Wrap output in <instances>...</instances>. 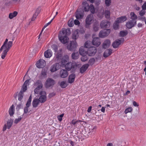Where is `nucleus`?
Listing matches in <instances>:
<instances>
[{
  "mask_svg": "<svg viewBox=\"0 0 146 146\" xmlns=\"http://www.w3.org/2000/svg\"><path fill=\"white\" fill-rule=\"evenodd\" d=\"M8 39L6 38L0 49V53H1L3 50L1 55V58L3 59L5 58L7 52L13 45L12 41H9L8 42Z\"/></svg>",
  "mask_w": 146,
  "mask_h": 146,
  "instance_id": "nucleus-1",
  "label": "nucleus"
},
{
  "mask_svg": "<svg viewBox=\"0 0 146 146\" xmlns=\"http://www.w3.org/2000/svg\"><path fill=\"white\" fill-rule=\"evenodd\" d=\"M58 36L59 40L62 43L65 44L68 42L69 39L67 36V31L66 29H62Z\"/></svg>",
  "mask_w": 146,
  "mask_h": 146,
  "instance_id": "nucleus-2",
  "label": "nucleus"
},
{
  "mask_svg": "<svg viewBox=\"0 0 146 146\" xmlns=\"http://www.w3.org/2000/svg\"><path fill=\"white\" fill-rule=\"evenodd\" d=\"M83 4L85 5L84 8V10L85 11H90L91 13L92 14L95 13V8L92 4H91L89 5L86 1L83 2Z\"/></svg>",
  "mask_w": 146,
  "mask_h": 146,
  "instance_id": "nucleus-3",
  "label": "nucleus"
},
{
  "mask_svg": "<svg viewBox=\"0 0 146 146\" xmlns=\"http://www.w3.org/2000/svg\"><path fill=\"white\" fill-rule=\"evenodd\" d=\"M34 86H37L34 90L35 93L40 94V93L41 92H40V90L42 87V84L41 81L40 80L36 81V82L34 83Z\"/></svg>",
  "mask_w": 146,
  "mask_h": 146,
  "instance_id": "nucleus-4",
  "label": "nucleus"
},
{
  "mask_svg": "<svg viewBox=\"0 0 146 146\" xmlns=\"http://www.w3.org/2000/svg\"><path fill=\"white\" fill-rule=\"evenodd\" d=\"M110 32V29H105L101 31L99 33V36L100 37L103 38L105 36L108 35Z\"/></svg>",
  "mask_w": 146,
  "mask_h": 146,
  "instance_id": "nucleus-5",
  "label": "nucleus"
},
{
  "mask_svg": "<svg viewBox=\"0 0 146 146\" xmlns=\"http://www.w3.org/2000/svg\"><path fill=\"white\" fill-rule=\"evenodd\" d=\"M97 52V50L95 47H90L87 50V54L90 56H93Z\"/></svg>",
  "mask_w": 146,
  "mask_h": 146,
  "instance_id": "nucleus-6",
  "label": "nucleus"
},
{
  "mask_svg": "<svg viewBox=\"0 0 146 146\" xmlns=\"http://www.w3.org/2000/svg\"><path fill=\"white\" fill-rule=\"evenodd\" d=\"M77 45L76 42L75 41H71L70 45L67 46V48L70 51H73L76 48Z\"/></svg>",
  "mask_w": 146,
  "mask_h": 146,
  "instance_id": "nucleus-7",
  "label": "nucleus"
},
{
  "mask_svg": "<svg viewBox=\"0 0 146 146\" xmlns=\"http://www.w3.org/2000/svg\"><path fill=\"white\" fill-rule=\"evenodd\" d=\"M46 93L44 91H41L40 93V96L38 99L40 102L43 103L45 102L46 100Z\"/></svg>",
  "mask_w": 146,
  "mask_h": 146,
  "instance_id": "nucleus-8",
  "label": "nucleus"
},
{
  "mask_svg": "<svg viewBox=\"0 0 146 146\" xmlns=\"http://www.w3.org/2000/svg\"><path fill=\"white\" fill-rule=\"evenodd\" d=\"M55 83V81L52 79L49 78L46 80L45 83V87L48 88L53 86Z\"/></svg>",
  "mask_w": 146,
  "mask_h": 146,
  "instance_id": "nucleus-9",
  "label": "nucleus"
},
{
  "mask_svg": "<svg viewBox=\"0 0 146 146\" xmlns=\"http://www.w3.org/2000/svg\"><path fill=\"white\" fill-rule=\"evenodd\" d=\"M124 39L123 38H121L115 40L112 44V46L114 48H116L118 47L121 42H123Z\"/></svg>",
  "mask_w": 146,
  "mask_h": 146,
  "instance_id": "nucleus-10",
  "label": "nucleus"
},
{
  "mask_svg": "<svg viewBox=\"0 0 146 146\" xmlns=\"http://www.w3.org/2000/svg\"><path fill=\"white\" fill-rule=\"evenodd\" d=\"M36 65L37 67L38 68H42L45 66L46 62L44 60L40 59L37 62Z\"/></svg>",
  "mask_w": 146,
  "mask_h": 146,
  "instance_id": "nucleus-11",
  "label": "nucleus"
},
{
  "mask_svg": "<svg viewBox=\"0 0 146 146\" xmlns=\"http://www.w3.org/2000/svg\"><path fill=\"white\" fill-rule=\"evenodd\" d=\"M110 25V22L108 21H102L100 24V26L102 28L104 29L109 27Z\"/></svg>",
  "mask_w": 146,
  "mask_h": 146,
  "instance_id": "nucleus-12",
  "label": "nucleus"
},
{
  "mask_svg": "<svg viewBox=\"0 0 146 146\" xmlns=\"http://www.w3.org/2000/svg\"><path fill=\"white\" fill-rule=\"evenodd\" d=\"M93 15L90 14L88 15L86 19V25H89L91 24L93 20Z\"/></svg>",
  "mask_w": 146,
  "mask_h": 146,
  "instance_id": "nucleus-13",
  "label": "nucleus"
},
{
  "mask_svg": "<svg viewBox=\"0 0 146 146\" xmlns=\"http://www.w3.org/2000/svg\"><path fill=\"white\" fill-rule=\"evenodd\" d=\"M69 57L67 56H65L63 57L60 62L61 65L62 67H64L68 62L69 61Z\"/></svg>",
  "mask_w": 146,
  "mask_h": 146,
  "instance_id": "nucleus-14",
  "label": "nucleus"
},
{
  "mask_svg": "<svg viewBox=\"0 0 146 146\" xmlns=\"http://www.w3.org/2000/svg\"><path fill=\"white\" fill-rule=\"evenodd\" d=\"M30 80V79H28L25 81L20 91H22L24 92L26 91L27 90V86L29 84Z\"/></svg>",
  "mask_w": 146,
  "mask_h": 146,
  "instance_id": "nucleus-15",
  "label": "nucleus"
},
{
  "mask_svg": "<svg viewBox=\"0 0 146 146\" xmlns=\"http://www.w3.org/2000/svg\"><path fill=\"white\" fill-rule=\"evenodd\" d=\"M68 76V73L66 70H61L60 72V77L62 78H65Z\"/></svg>",
  "mask_w": 146,
  "mask_h": 146,
  "instance_id": "nucleus-16",
  "label": "nucleus"
},
{
  "mask_svg": "<svg viewBox=\"0 0 146 146\" xmlns=\"http://www.w3.org/2000/svg\"><path fill=\"white\" fill-rule=\"evenodd\" d=\"M60 67L59 64L56 63L51 66L50 67V71L52 72H54L58 70L60 68Z\"/></svg>",
  "mask_w": 146,
  "mask_h": 146,
  "instance_id": "nucleus-17",
  "label": "nucleus"
},
{
  "mask_svg": "<svg viewBox=\"0 0 146 146\" xmlns=\"http://www.w3.org/2000/svg\"><path fill=\"white\" fill-rule=\"evenodd\" d=\"M92 44L96 46H98L101 44L99 38L98 37L94 38L92 41Z\"/></svg>",
  "mask_w": 146,
  "mask_h": 146,
  "instance_id": "nucleus-18",
  "label": "nucleus"
},
{
  "mask_svg": "<svg viewBox=\"0 0 146 146\" xmlns=\"http://www.w3.org/2000/svg\"><path fill=\"white\" fill-rule=\"evenodd\" d=\"M110 41L109 40L107 39L105 40L102 44L103 48L104 49L108 48L110 46Z\"/></svg>",
  "mask_w": 146,
  "mask_h": 146,
  "instance_id": "nucleus-19",
  "label": "nucleus"
},
{
  "mask_svg": "<svg viewBox=\"0 0 146 146\" xmlns=\"http://www.w3.org/2000/svg\"><path fill=\"white\" fill-rule=\"evenodd\" d=\"M136 23L130 20L127 22L126 23V26L128 29H131L135 25Z\"/></svg>",
  "mask_w": 146,
  "mask_h": 146,
  "instance_id": "nucleus-20",
  "label": "nucleus"
},
{
  "mask_svg": "<svg viewBox=\"0 0 146 146\" xmlns=\"http://www.w3.org/2000/svg\"><path fill=\"white\" fill-rule=\"evenodd\" d=\"M73 64H74L72 63L71 62H68L67 63L64 67L66 70L69 71L72 68H74V66Z\"/></svg>",
  "mask_w": 146,
  "mask_h": 146,
  "instance_id": "nucleus-21",
  "label": "nucleus"
},
{
  "mask_svg": "<svg viewBox=\"0 0 146 146\" xmlns=\"http://www.w3.org/2000/svg\"><path fill=\"white\" fill-rule=\"evenodd\" d=\"M112 51V50L110 49L106 50L104 53V57L105 58H106L109 56L111 54Z\"/></svg>",
  "mask_w": 146,
  "mask_h": 146,
  "instance_id": "nucleus-22",
  "label": "nucleus"
},
{
  "mask_svg": "<svg viewBox=\"0 0 146 146\" xmlns=\"http://www.w3.org/2000/svg\"><path fill=\"white\" fill-rule=\"evenodd\" d=\"M84 16V14L81 11H78V10L76 13V17L78 19H82Z\"/></svg>",
  "mask_w": 146,
  "mask_h": 146,
  "instance_id": "nucleus-23",
  "label": "nucleus"
},
{
  "mask_svg": "<svg viewBox=\"0 0 146 146\" xmlns=\"http://www.w3.org/2000/svg\"><path fill=\"white\" fill-rule=\"evenodd\" d=\"M89 65L87 64L83 65L80 68V72L81 73H83L85 72L89 67Z\"/></svg>",
  "mask_w": 146,
  "mask_h": 146,
  "instance_id": "nucleus-24",
  "label": "nucleus"
},
{
  "mask_svg": "<svg viewBox=\"0 0 146 146\" xmlns=\"http://www.w3.org/2000/svg\"><path fill=\"white\" fill-rule=\"evenodd\" d=\"M85 48L83 46H81L79 50V52L80 55H84L87 54V51L85 50Z\"/></svg>",
  "mask_w": 146,
  "mask_h": 146,
  "instance_id": "nucleus-25",
  "label": "nucleus"
},
{
  "mask_svg": "<svg viewBox=\"0 0 146 146\" xmlns=\"http://www.w3.org/2000/svg\"><path fill=\"white\" fill-rule=\"evenodd\" d=\"M75 77L76 76L74 74H72L70 75L68 79V83L70 84L73 83L74 81Z\"/></svg>",
  "mask_w": 146,
  "mask_h": 146,
  "instance_id": "nucleus-26",
  "label": "nucleus"
},
{
  "mask_svg": "<svg viewBox=\"0 0 146 146\" xmlns=\"http://www.w3.org/2000/svg\"><path fill=\"white\" fill-rule=\"evenodd\" d=\"M15 108L14 105L13 104L9 109V115L11 116H13L14 114L15 111Z\"/></svg>",
  "mask_w": 146,
  "mask_h": 146,
  "instance_id": "nucleus-27",
  "label": "nucleus"
},
{
  "mask_svg": "<svg viewBox=\"0 0 146 146\" xmlns=\"http://www.w3.org/2000/svg\"><path fill=\"white\" fill-rule=\"evenodd\" d=\"M52 55V52L51 50L48 49L45 52L44 56L46 58H50Z\"/></svg>",
  "mask_w": 146,
  "mask_h": 146,
  "instance_id": "nucleus-28",
  "label": "nucleus"
},
{
  "mask_svg": "<svg viewBox=\"0 0 146 146\" xmlns=\"http://www.w3.org/2000/svg\"><path fill=\"white\" fill-rule=\"evenodd\" d=\"M127 19V18L125 16H121L119 18L117 19L116 22H118L119 23H121L124 22L126 21Z\"/></svg>",
  "mask_w": 146,
  "mask_h": 146,
  "instance_id": "nucleus-29",
  "label": "nucleus"
},
{
  "mask_svg": "<svg viewBox=\"0 0 146 146\" xmlns=\"http://www.w3.org/2000/svg\"><path fill=\"white\" fill-rule=\"evenodd\" d=\"M79 36V30L77 29L74 31L72 34V38L73 39H76Z\"/></svg>",
  "mask_w": 146,
  "mask_h": 146,
  "instance_id": "nucleus-30",
  "label": "nucleus"
},
{
  "mask_svg": "<svg viewBox=\"0 0 146 146\" xmlns=\"http://www.w3.org/2000/svg\"><path fill=\"white\" fill-rule=\"evenodd\" d=\"M130 16L131 20L136 23V20L137 18V15L135 14L134 12H131L130 13Z\"/></svg>",
  "mask_w": 146,
  "mask_h": 146,
  "instance_id": "nucleus-31",
  "label": "nucleus"
},
{
  "mask_svg": "<svg viewBox=\"0 0 146 146\" xmlns=\"http://www.w3.org/2000/svg\"><path fill=\"white\" fill-rule=\"evenodd\" d=\"M40 101L37 99H35L33 101L32 105L33 107L34 108H36L37 107Z\"/></svg>",
  "mask_w": 146,
  "mask_h": 146,
  "instance_id": "nucleus-32",
  "label": "nucleus"
},
{
  "mask_svg": "<svg viewBox=\"0 0 146 146\" xmlns=\"http://www.w3.org/2000/svg\"><path fill=\"white\" fill-rule=\"evenodd\" d=\"M18 12L16 11H14L13 13H9V17L10 19H12L14 17H15L17 15Z\"/></svg>",
  "mask_w": 146,
  "mask_h": 146,
  "instance_id": "nucleus-33",
  "label": "nucleus"
},
{
  "mask_svg": "<svg viewBox=\"0 0 146 146\" xmlns=\"http://www.w3.org/2000/svg\"><path fill=\"white\" fill-rule=\"evenodd\" d=\"M13 122V120L11 119L8 120L7 125V127L8 129H9L11 128Z\"/></svg>",
  "mask_w": 146,
  "mask_h": 146,
  "instance_id": "nucleus-34",
  "label": "nucleus"
},
{
  "mask_svg": "<svg viewBox=\"0 0 146 146\" xmlns=\"http://www.w3.org/2000/svg\"><path fill=\"white\" fill-rule=\"evenodd\" d=\"M104 13L106 18L108 19L110 18V12L109 10H105L104 11Z\"/></svg>",
  "mask_w": 146,
  "mask_h": 146,
  "instance_id": "nucleus-35",
  "label": "nucleus"
},
{
  "mask_svg": "<svg viewBox=\"0 0 146 146\" xmlns=\"http://www.w3.org/2000/svg\"><path fill=\"white\" fill-rule=\"evenodd\" d=\"M79 54L77 52L74 53L72 54V57L73 59H76L78 58Z\"/></svg>",
  "mask_w": 146,
  "mask_h": 146,
  "instance_id": "nucleus-36",
  "label": "nucleus"
},
{
  "mask_svg": "<svg viewBox=\"0 0 146 146\" xmlns=\"http://www.w3.org/2000/svg\"><path fill=\"white\" fill-rule=\"evenodd\" d=\"M128 33L126 31H121L119 33V36L121 37H124Z\"/></svg>",
  "mask_w": 146,
  "mask_h": 146,
  "instance_id": "nucleus-37",
  "label": "nucleus"
},
{
  "mask_svg": "<svg viewBox=\"0 0 146 146\" xmlns=\"http://www.w3.org/2000/svg\"><path fill=\"white\" fill-rule=\"evenodd\" d=\"M23 93L24 92L22 91H20L19 94L18 98V100H19L21 101L24 95Z\"/></svg>",
  "mask_w": 146,
  "mask_h": 146,
  "instance_id": "nucleus-38",
  "label": "nucleus"
},
{
  "mask_svg": "<svg viewBox=\"0 0 146 146\" xmlns=\"http://www.w3.org/2000/svg\"><path fill=\"white\" fill-rule=\"evenodd\" d=\"M47 71V68L43 69L41 71V76L44 77H45L46 75Z\"/></svg>",
  "mask_w": 146,
  "mask_h": 146,
  "instance_id": "nucleus-39",
  "label": "nucleus"
},
{
  "mask_svg": "<svg viewBox=\"0 0 146 146\" xmlns=\"http://www.w3.org/2000/svg\"><path fill=\"white\" fill-rule=\"evenodd\" d=\"M119 23L116 22V21H115V23L113 24V28L114 29L116 30L119 28Z\"/></svg>",
  "mask_w": 146,
  "mask_h": 146,
  "instance_id": "nucleus-40",
  "label": "nucleus"
},
{
  "mask_svg": "<svg viewBox=\"0 0 146 146\" xmlns=\"http://www.w3.org/2000/svg\"><path fill=\"white\" fill-rule=\"evenodd\" d=\"M60 86L62 88H64L67 86V84L66 82L62 81L60 82Z\"/></svg>",
  "mask_w": 146,
  "mask_h": 146,
  "instance_id": "nucleus-41",
  "label": "nucleus"
},
{
  "mask_svg": "<svg viewBox=\"0 0 146 146\" xmlns=\"http://www.w3.org/2000/svg\"><path fill=\"white\" fill-rule=\"evenodd\" d=\"M133 108L131 107H129L125 109L124 113L125 114H127L128 113L131 112Z\"/></svg>",
  "mask_w": 146,
  "mask_h": 146,
  "instance_id": "nucleus-42",
  "label": "nucleus"
},
{
  "mask_svg": "<svg viewBox=\"0 0 146 146\" xmlns=\"http://www.w3.org/2000/svg\"><path fill=\"white\" fill-rule=\"evenodd\" d=\"M90 42L87 41L86 42L85 44V47L86 48L89 49L90 47H91L90 46Z\"/></svg>",
  "mask_w": 146,
  "mask_h": 146,
  "instance_id": "nucleus-43",
  "label": "nucleus"
},
{
  "mask_svg": "<svg viewBox=\"0 0 146 146\" xmlns=\"http://www.w3.org/2000/svg\"><path fill=\"white\" fill-rule=\"evenodd\" d=\"M82 56L81 58V60L83 62H85L88 59V58L86 55H82Z\"/></svg>",
  "mask_w": 146,
  "mask_h": 146,
  "instance_id": "nucleus-44",
  "label": "nucleus"
},
{
  "mask_svg": "<svg viewBox=\"0 0 146 146\" xmlns=\"http://www.w3.org/2000/svg\"><path fill=\"white\" fill-rule=\"evenodd\" d=\"M95 62V59L94 58H92L89 60L88 63L90 65H92Z\"/></svg>",
  "mask_w": 146,
  "mask_h": 146,
  "instance_id": "nucleus-45",
  "label": "nucleus"
},
{
  "mask_svg": "<svg viewBox=\"0 0 146 146\" xmlns=\"http://www.w3.org/2000/svg\"><path fill=\"white\" fill-rule=\"evenodd\" d=\"M99 25L97 24H94L93 26L94 30L95 31H98L99 28Z\"/></svg>",
  "mask_w": 146,
  "mask_h": 146,
  "instance_id": "nucleus-46",
  "label": "nucleus"
},
{
  "mask_svg": "<svg viewBox=\"0 0 146 146\" xmlns=\"http://www.w3.org/2000/svg\"><path fill=\"white\" fill-rule=\"evenodd\" d=\"M52 49L55 52H57L58 50V46L56 44H53L52 45Z\"/></svg>",
  "mask_w": 146,
  "mask_h": 146,
  "instance_id": "nucleus-47",
  "label": "nucleus"
},
{
  "mask_svg": "<svg viewBox=\"0 0 146 146\" xmlns=\"http://www.w3.org/2000/svg\"><path fill=\"white\" fill-rule=\"evenodd\" d=\"M145 13L146 12L145 10L142 9V10L139 12V15L141 17L143 16L145 14Z\"/></svg>",
  "mask_w": 146,
  "mask_h": 146,
  "instance_id": "nucleus-48",
  "label": "nucleus"
},
{
  "mask_svg": "<svg viewBox=\"0 0 146 146\" xmlns=\"http://www.w3.org/2000/svg\"><path fill=\"white\" fill-rule=\"evenodd\" d=\"M64 114H62L60 115H58L57 118L58 120L60 121H61L62 119V117L64 116Z\"/></svg>",
  "mask_w": 146,
  "mask_h": 146,
  "instance_id": "nucleus-49",
  "label": "nucleus"
},
{
  "mask_svg": "<svg viewBox=\"0 0 146 146\" xmlns=\"http://www.w3.org/2000/svg\"><path fill=\"white\" fill-rule=\"evenodd\" d=\"M21 119L22 118L21 117H20L18 118L15 119L14 121V123L16 124H17L21 121Z\"/></svg>",
  "mask_w": 146,
  "mask_h": 146,
  "instance_id": "nucleus-50",
  "label": "nucleus"
},
{
  "mask_svg": "<svg viewBox=\"0 0 146 146\" xmlns=\"http://www.w3.org/2000/svg\"><path fill=\"white\" fill-rule=\"evenodd\" d=\"M74 25L73 22L72 20H69L68 23V25L70 27H72Z\"/></svg>",
  "mask_w": 146,
  "mask_h": 146,
  "instance_id": "nucleus-51",
  "label": "nucleus"
},
{
  "mask_svg": "<svg viewBox=\"0 0 146 146\" xmlns=\"http://www.w3.org/2000/svg\"><path fill=\"white\" fill-rule=\"evenodd\" d=\"M111 3V0H105V3L107 6L110 5Z\"/></svg>",
  "mask_w": 146,
  "mask_h": 146,
  "instance_id": "nucleus-52",
  "label": "nucleus"
},
{
  "mask_svg": "<svg viewBox=\"0 0 146 146\" xmlns=\"http://www.w3.org/2000/svg\"><path fill=\"white\" fill-rule=\"evenodd\" d=\"M31 100L30 99H28L26 104V106L29 107L31 105Z\"/></svg>",
  "mask_w": 146,
  "mask_h": 146,
  "instance_id": "nucleus-53",
  "label": "nucleus"
},
{
  "mask_svg": "<svg viewBox=\"0 0 146 146\" xmlns=\"http://www.w3.org/2000/svg\"><path fill=\"white\" fill-rule=\"evenodd\" d=\"M55 16L54 17V18L50 22H48V23H46L44 26V28H46L47 26H48L51 23L52 21V20L54 18Z\"/></svg>",
  "mask_w": 146,
  "mask_h": 146,
  "instance_id": "nucleus-54",
  "label": "nucleus"
},
{
  "mask_svg": "<svg viewBox=\"0 0 146 146\" xmlns=\"http://www.w3.org/2000/svg\"><path fill=\"white\" fill-rule=\"evenodd\" d=\"M29 107L26 106L25 107L24 109V113H27L28 112V108Z\"/></svg>",
  "mask_w": 146,
  "mask_h": 146,
  "instance_id": "nucleus-55",
  "label": "nucleus"
},
{
  "mask_svg": "<svg viewBox=\"0 0 146 146\" xmlns=\"http://www.w3.org/2000/svg\"><path fill=\"white\" fill-rule=\"evenodd\" d=\"M77 123V121H75L73 119L72 120L71 122L70 123V124L73 125H75V124Z\"/></svg>",
  "mask_w": 146,
  "mask_h": 146,
  "instance_id": "nucleus-56",
  "label": "nucleus"
},
{
  "mask_svg": "<svg viewBox=\"0 0 146 146\" xmlns=\"http://www.w3.org/2000/svg\"><path fill=\"white\" fill-rule=\"evenodd\" d=\"M74 22L75 25H78L80 24V22H79V21L77 19L75 20L74 21Z\"/></svg>",
  "mask_w": 146,
  "mask_h": 146,
  "instance_id": "nucleus-57",
  "label": "nucleus"
},
{
  "mask_svg": "<svg viewBox=\"0 0 146 146\" xmlns=\"http://www.w3.org/2000/svg\"><path fill=\"white\" fill-rule=\"evenodd\" d=\"M142 9L144 10H146V3L145 2L142 6Z\"/></svg>",
  "mask_w": 146,
  "mask_h": 146,
  "instance_id": "nucleus-58",
  "label": "nucleus"
},
{
  "mask_svg": "<svg viewBox=\"0 0 146 146\" xmlns=\"http://www.w3.org/2000/svg\"><path fill=\"white\" fill-rule=\"evenodd\" d=\"M45 28H44V26L42 28V30H41V32H40V34H39V35H38V39H40V36H41V35L42 33V32H43V30H44V29Z\"/></svg>",
  "mask_w": 146,
  "mask_h": 146,
  "instance_id": "nucleus-59",
  "label": "nucleus"
},
{
  "mask_svg": "<svg viewBox=\"0 0 146 146\" xmlns=\"http://www.w3.org/2000/svg\"><path fill=\"white\" fill-rule=\"evenodd\" d=\"M45 28H44V26L42 28V30H41V32H40V34H39V35H38V39H40V36H41V35L42 33V32H43V30H44V29Z\"/></svg>",
  "mask_w": 146,
  "mask_h": 146,
  "instance_id": "nucleus-60",
  "label": "nucleus"
},
{
  "mask_svg": "<svg viewBox=\"0 0 146 146\" xmlns=\"http://www.w3.org/2000/svg\"><path fill=\"white\" fill-rule=\"evenodd\" d=\"M133 105L136 107H138L139 106V104L135 101H134L133 103Z\"/></svg>",
  "mask_w": 146,
  "mask_h": 146,
  "instance_id": "nucleus-61",
  "label": "nucleus"
},
{
  "mask_svg": "<svg viewBox=\"0 0 146 146\" xmlns=\"http://www.w3.org/2000/svg\"><path fill=\"white\" fill-rule=\"evenodd\" d=\"M7 125L5 124H4L3 129V131H5L7 129Z\"/></svg>",
  "mask_w": 146,
  "mask_h": 146,
  "instance_id": "nucleus-62",
  "label": "nucleus"
},
{
  "mask_svg": "<svg viewBox=\"0 0 146 146\" xmlns=\"http://www.w3.org/2000/svg\"><path fill=\"white\" fill-rule=\"evenodd\" d=\"M92 108V107L91 106L89 107L87 110V112L88 113L90 112L91 111Z\"/></svg>",
  "mask_w": 146,
  "mask_h": 146,
  "instance_id": "nucleus-63",
  "label": "nucleus"
},
{
  "mask_svg": "<svg viewBox=\"0 0 146 146\" xmlns=\"http://www.w3.org/2000/svg\"><path fill=\"white\" fill-rule=\"evenodd\" d=\"M105 107H102V109L101 110V111L102 112L104 113L105 112Z\"/></svg>",
  "mask_w": 146,
  "mask_h": 146,
  "instance_id": "nucleus-64",
  "label": "nucleus"
}]
</instances>
